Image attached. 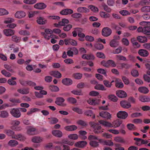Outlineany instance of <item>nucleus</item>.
<instances>
[{"instance_id":"e2e57ef3","label":"nucleus","mask_w":150,"mask_h":150,"mask_svg":"<svg viewBox=\"0 0 150 150\" xmlns=\"http://www.w3.org/2000/svg\"><path fill=\"white\" fill-rule=\"evenodd\" d=\"M131 42L134 46H135L136 47H139L140 46V45L134 39H131Z\"/></svg>"},{"instance_id":"473e14b6","label":"nucleus","mask_w":150,"mask_h":150,"mask_svg":"<svg viewBox=\"0 0 150 150\" xmlns=\"http://www.w3.org/2000/svg\"><path fill=\"white\" fill-rule=\"evenodd\" d=\"M18 144V142L15 140H10L8 142V145L11 147H14L17 145Z\"/></svg>"},{"instance_id":"3c124183","label":"nucleus","mask_w":150,"mask_h":150,"mask_svg":"<svg viewBox=\"0 0 150 150\" xmlns=\"http://www.w3.org/2000/svg\"><path fill=\"white\" fill-rule=\"evenodd\" d=\"M100 15L101 17L103 18H108L110 17V15L104 12H100Z\"/></svg>"},{"instance_id":"bb28decb","label":"nucleus","mask_w":150,"mask_h":150,"mask_svg":"<svg viewBox=\"0 0 150 150\" xmlns=\"http://www.w3.org/2000/svg\"><path fill=\"white\" fill-rule=\"evenodd\" d=\"M79 133V136L80 138L82 139H85L87 138L85 136L87 134L86 132L84 130H80Z\"/></svg>"},{"instance_id":"69168bd1","label":"nucleus","mask_w":150,"mask_h":150,"mask_svg":"<svg viewBox=\"0 0 150 150\" xmlns=\"http://www.w3.org/2000/svg\"><path fill=\"white\" fill-rule=\"evenodd\" d=\"M8 13V12L4 8L0 9V16L7 15Z\"/></svg>"},{"instance_id":"de8ad7c7","label":"nucleus","mask_w":150,"mask_h":150,"mask_svg":"<svg viewBox=\"0 0 150 150\" xmlns=\"http://www.w3.org/2000/svg\"><path fill=\"white\" fill-rule=\"evenodd\" d=\"M19 33L23 35H30V32L26 30H21L19 32Z\"/></svg>"},{"instance_id":"37998d69","label":"nucleus","mask_w":150,"mask_h":150,"mask_svg":"<svg viewBox=\"0 0 150 150\" xmlns=\"http://www.w3.org/2000/svg\"><path fill=\"white\" fill-rule=\"evenodd\" d=\"M82 29L80 28H77L76 29V31L78 32V35L79 38H84L85 35L84 33L80 32L81 31Z\"/></svg>"},{"instance_id":"4be33fe9","label":"nucleus","mask_w":150,"mask_h":150,"mask_svg":"<svg viewBox=\"0 0 150 150\" xmlns=\"http://www.w3.org/2000/svg\"><path fill=\"white\" fill-rule=\"evenodd\" d=\"M50 74L57 78H60L62 76L61 74L58 71H51L50 72Z\"/></svg>"},{"instance_id":"a18cd8bd","label":"nucleus","mask_w":150,"mask_h":150,"mask_svg":"<svg viewBox=\"0 0 150 150\" xmlns=\"http://www.w3.org/2000/svg\"><path fill=\"white\" fill-rule=\"evenodd\" d=\"M85 114L86 115L88 116H92L93 118H94L95 117V115L93 114L92 111L91 110H86L85 112Z\"/></svg>"},{"instance_id":"5fc2aeb1","label":"nucleus","mask_w":150,"mask_h":150,"mask_svg":"<svg viewBox=\"0 0 150 150\" xmlns=\"http://www.w3.org/2000/svg\"><path fill=\"white\" fill-rule=\"evenodd\" d=\"M88 139L90 141H94L95 140H97L99 141L100 140L97 137L93 135H90L88 136Z\"/></svg>"},{"instance_id":"f03ea898","label":"nucleus","mask_w":150,"mask_h":150,"mask_svg":"<svg viewBox=\"0 0 150 150\" xmlns=\"http://www.w3.org/2000/svg\"><path fill=\"white\" fill-rule=\"evenodd\" d=\"M122 121L121 120H117L114 121L112 124L103 120H100L99 122L102 125L108 127H113L116 128L119 127L122 123Z\"/></svg>"},{"instance_id":"79ce46f5","label":"nucleus","mask_w":150,"mask_h":150,"mask_svg":"<svg viewBox=\"0 0 150 150\" xmlns=\"http://www.w3.org/2000/svg\"><path fill=\"white\" fill-rule=\"evenodd\" d=\"M141 10L143 12H150V6H143L141 8Z\"/></svg>"},{"instance_id":"58836bf2","label":"nucleus","mask_w":150,"mask_h":150,"mask_svg":"<svg viewBox=\"0 0 150 150\" xmlns=\"http://www.w3.org/2000/svg\"><path fill=\"white\" fill-rule=\"evenodd\" d=\"M72 110L73 111L78 113L79 114H81L83 113L82 109L78 107H73Z\"/></svg>"},{"instance_id":"20e7f679","label":"nucleus","mask_w":150,"mask_h":150,"mask_svg":"<svg viewBox=\"0 0 150 150\" xmlns=\"http://www.w3.org/2000/svg\"><path fill=\"white\" fill-rule=\"evenodd\" d=\"M45 32H42L41 34L45 38L49 40L50 38V37L51 38L54 37V35H51L50 36L48 35V34H51L52 32V31L51 30L49 29H46L45 30Z\"/></svg>"},{"instance_id":"aec40b11","label":"nucleus","mask_w":150,"mask_h":150,"mask_svg":"<svg viewBox=\"0 0 150 150\" xmlns=\"http://www.w3.org/2000/svg\"><path fill=\"white\" fill-rule=\"evenodd\" d=\"M36 129L32 127H29L27 129V133L30 135L36 134Z\"/></svg>"},{"instance_id":"5701e85b","label":"nucleus","mask_w":150,"mask_h":150,"mask_svg":"<svg viewBox=\"0 0 150 150\" xmlns=\"http://www.w3.org/2000/svg\"><path fill=\"white\" fill-rule=\"evenodd\" d=\"M73 10L70 9H65L60 12V14L63 15H67L72 14L73 13Z\"/></svg>"},{"instance_id":"393cba45","label":"nucleus","mask_w":150,"mask_h":150,"mask_svg":"<svg viewBox=\"0 0 150 150\" xmlns=\"http://www.w3.org/2000/svg\"><path fill=\"white\" fill-rule=\"evenodd\" d=\"M62 83L64 85H70L72 83V80L69 78H66L63 79L62 81Z\"/></svg>"},{"instance_id":"603ef678","label":"nucleus","mask_w":150,"mask_h":150,"mask_svg":"<svg viewBox=\"0 0 150 150\" xmlns=\"http://www.w3.org/2000/svg\"><path fill=\"white\" fill-rule=\"evenodd\" d=\"M68 137L70 139H73V140H76L78 138V136L76 134H73L69 135L68 136Z\"/></svg>"},{"instance_id":"6ab92c4d","label":"nucleus","mask_w":150,"mask_h":150,"mask_svg":"<svg viewBox=\"0 0 150 150\" xmlns=\"http://www.w3.org/2000/svg\"><path fill=\"white\" fill-rule=\"evenodd\" d=\"M117 95L120 98H124L127 96L126 93L122 90L117 91L116 92Z\"/></svg>"},{"instance_id":"9b49d317","label":"nucleus","mask_w":150,"mask_h":150,"mask_svg":"<svg viewBox=\"0 0 150 150\" xmlns=\"http://www.w3.org/2000/svg\"><path fill=\"white\" fill-rule=\"evenodd\" d=\"M121 106L124 108L127 109L130 108L131 105L130 102L126 100H122L120 102Z\"/></svg>"},{"instance_id":"2eb2a0df","label":"nucleus","mask_w":150,"mask_h":150,"mask_svg":"<svg viewBox=\"0 0 150 150\" xmlns=\"http://www.w3.org/2000/svg\"><path fill=\"white\" fill-rule=\"evenodd\" d=\"M87 144V143L85 141H80L76 142L74 144V146L76 147L83 148L85 147Z\"/></svg>"},{"instance_id":"338daca9","label":"nucleus","mask_w":150,"mask_h":150,"mask_svg":"<svg viewBox=\"0 0 150 150\" xmlns=\"http://www.w3.org/2000/svg\"><path fill=\"white\" fill-rule=\"evenodd\" d=\"M103 83L105 86L108 88L111 87L112 85L111 83H110V82L107 80H104Z\"/></svg>"},{"instance_id":"4d7b16f0","label":"nucleus","mask_w":150,"mask_h":150,"mask_svg":"<svg viewBox=\"0 0 150 150\" xmlns=\"http://www.w3.org/2000/svg\"><path fill=\"white\" fill-rule=\"evenodd\" d=\"M64 26L63 29L65 31H67L69 30L72 28V25L70 24H68L63 25Z\"/></svg>"},{"instance_id":"f704fd0d","label":"nucleus","mask_w":150,"mask_h":150,"mask_svg":"<svg viewBox=\"0 0 150 150\" xmlns=\"http://www.w3.org/2000/svg\"><path fill=\"white\" fill-rule=\"evenodd\" d=\"M118 42L115 39L112 40L110 42V45L112 47H115L118 45Z\"/></svg>"},{"instance_id":"a19ab883","label":"nucleus","mask_w":150,"mask_h":150,"mask_svg":"<svg viewBox=\"0 0 150 150\" xmlns=\"http://www.w3.org/2000/svg\"><path fill=\"white\" fill-rule=\"evenodd\" d=\"M89 144L91 146L94 147H96L99 146V142L96 141H91Z\"/></svg>"},{"instance_id":"a211bd4d","label":"nucleus","mask_w":150,"mask_h":150,"mask_svg":"<svg viewBox=\"0 0 150 150\" xmlns=\"http://www.w3.org/2000/svg\"><path fill=\"white\" fill-rule=\"evenodd\" d=\"M26 14L25 12L22 11L17 12L15 14V17L17 18H21L25 17Z\"/></svg>"},{"instance_id":"a878e982","label":"nucleus","mask_w":150,"mask_h":150,"mask_svg":"<svg viewBox=\"0 0 150 150\" xmlns=\"http://www.w3.org/2000/svg\"><path fill=\"white\" fill-rule=\"evenodd\" d=\"M77 11L79 12L86 13L89 11V9L85 7H81L77 9Z\"/></svg>"},{"instance_id":"1a4fd4ad","label":"nucleus","mask_w":150,"mask_h":150,"mask_svg":"<svg viewBox=\"0 0 150 150\" xmlns=\"http://www.w3.org/2000/svg\"><path fill=\"white\" fill-rule=\"evenodd\" d=\"M20 123L19 121L16 120L12 122V124L13 126L12 127V129H13L14 127H15L14 130L16 131H19L21 129V127H18L17 126L19 125Z\"/></svg>"},{"instance_id":"f8f14e48","label":"nucleus","mask_w":150,"mask_h":150,"mask_svg":"<svg viewBox=\"0 0 150 150\" xmlns=\"http://www.w3.org/2000/svg\"><path fill=\"white\" fill-rule=\"evenodd\" d=\"M127 116V113L125 111H120L117 114V116L119 118L125 119Z\"/></svg>"},{"instance_id":"052dcab7","label":"nucleus","mask_w":150,"mask_h":150,"mask_svg":"<svg viewBox=\"0 0 150 150\" xmlns=\"http://www.w3.org/2000/svg\"><path fill=\"white\" fill-rule=\"evenodd\" d=\"M121 66L122 68H124L125 69H129L132 67L131 65L125 63L121 64Z\"/></svg>"},{"instance_id":"49530a36","label":"nucleus","mask_w":150,"mask_h":150,"mask_svg":"<svg viewBox=\"0 0 150 150\" xmlns=\"http://www.w3.org/2000/svg\"><path fill=\"white\" fill-rule=\"evenodd\" d=\"M109 99L111 100L114 102H116L117 100V97L113 95H110L108 96Z\"/></svg>"},{"instance_id":"ddd939ff","label":"nucleus","mask_w":150,"mask_h":150,"mask_svg":"<svg viewBox=\"0 0 150 150\" xmlns=\"http://www.w3.org/2000/svg\"><path fill=\"white\" fill-rule=\"evenodd\" d=\"M64 100V99L63 98L59 97L56 98V100L55 102L58 105L64 106L66 105L65 104H64L63 103Z\"/></svg>"},{"instance_id":"412c9836","label":"nucleus","mask_w":150,"mask_h":150,"mask_svg":"<svg viewBox=\"0 0 150 150\" xmlns=\"http://www.w3.org/2000/svg\"><path fill=\"white\" fill-rule=\"evenodd\" d=\"M139 100L143 102H148L150 101V98L147 96L141 95L139 96Z\"/></svg>"},{"instance_id":"0eeeda50","label":"nucleus","mask_w":150,"mask_h":150,"mask_svg":"<svg viewBox=\"0 0 150 150\" xmlns=\"http://www.w3.org/2000/svg\"><path fill=\"white\" fill-rule=\"evenodd\" d=\"M36 22L38 24L43 25L47 23V21L46 19L43 17L39 16L36 18Z\"/></svg>"},{"instance_id":"6e6d98bb","label":"nucleus","mask_w":150,"mask_h":150,"mask_svg":"<svg viewBox=\"0 0 150 150\" xmlns=\"http://www.w3.org/2000/svg\"><path fill=\"white\" fill-rule=\"evenodd\" d=\"M102 6L103 7L104 10L108 13H110L111 11V9L109 7L105 4H102Z\"/></svg>"},{"instance_id":"6e6552de","label":"nucleus","mask_w":150,"mask_h":150,"mask_svg":"<svg viewBox=\"0 0 150 150\" xmlns=\"http://www.w3.org/2000/svg\"><path fill=\"white\" fill-rule=\"evenodd\" d=\"M20 83L22 85L25 86H34L36 85V84L35 83L30 81H22Z\"/></svg>"},{"instance_id":"c9c22d12","label":"nucleus","mask_w":150,"mask_h":150,"mask_svg":"<svg viewBox=\"0 0 150 150\" xmlns=\"http://www.w3.org/2000/svg\"><path fill=\"white\" fill-rule=\"evenodd\" d=\"M43 140L42 138L38 137H35L32 139L33 142L35 143H38L41 142Z\"/></svg>"},{"instance_id":"864d4df0","label":"nucleus","mask_w":150,"mask_h":150,"mask_svg":"<svg viewBox=\"0 0 150 150\" xmlns=\"http://www.w3.org/2000/svg\"><path fill=\"white\" fill-rule=\"evenodd\" d=\"M6 132L8 136H11L12 137L14 136H16V135H14V132L11 130H7L6 131Z\"/></svg>"},{"instance_id":"dca6fc26","label":"nucleus","mask_w":150,"mask_h":150,"mask_svg":"<svg viewBox=\"0 0 150 150\" xmlns=\"http://www.w3.org/2000/svg\"><path fill=\"white\" fill-rule=\"evenodd\" d=\"M100 115L101 117L107 119H110L111 117L110 114L106 111H102L100 113Z\"/></svg>"},{"instance_id":"9d476101","label":"nucleus","mask_w":150,"mask_h":150,"mask_svg":"<svg viewBox=\"0 0 150 150\" xmlns=\"http://www.w3.org/2000/svg\"><path fill=\"white\" fill-rule=\"evenodd\" d=\"M100 100L99 99L93 98L89 99L88 101V103L93 105L98 104L100 103Z\"/></svg>"},{"instance_id":"c756f323","label":"nucleus","mask_w":150,"mask_h":150,"mask_svg":"<svg viewBox=\"0 0 150 150\" xmlns=\"http://www.w3.org/2000/svg\"><path fill=\"white\" fill-rule=\"evenodd\" d=\"M17 91L19 93L23 94H27L29 93V91L28 88H24L18 89Z\"/></svg>"},{"instance_id":"e433bc0d","label":"nucleus","mask_w":150,"mask_h":150,"mask_svg":"<svg viewBox=\"0 0 150 150\" xmlns=\"http://www.w3.org/2000/svg\"><path fill=\"white\" fill-rule=\"evenodd\" d=\"M94 88L96 89L99 90L104 91L106 90L103 85L98 83L95 86Z\"/></svg>"},{"instance_id":"bf43d9fd","label":"nucleus","mask_w":150,"mask_h":150,"mask_svg":"<svg viewBox=\"0 0 150 150\" xmlns=\"http://www.w3.org/2000/svg\"><path fill=\"white\" fill-rule=\"evenodd\" d=\"M95 47L98 50H101L103 48V46L102 44L97 43L95 45Z\"/></svg>"},{"instance_id":"0e129e2a","label":"nucleus","mask_w":150,"mask_h":150,"mask_svg":"<svg viewBox=\"0 0 150 150\" xmlns=\"http://www.w3.org/2000/svg\"><path fill=\"white\" fill-rule=\"evenodd\" d=\"M1 73L4 75L5 76L10 77L11 75V74H10V73L7 72L6 70H3L1 71Z\"/></svg>"},{"instance_id":"c85d7f7f","label":"nucleus","mask_w":150,"mask_h":150,"mask_svg":"<svg viewBox=\"0 0 150 150\" xmlns=\"http://www.w3.org/2000/svg\"><path fill=\"white\" fill-rule=\"evenodd\" d=\"M12 138L23 141L25 139V137L23 135L20 134L13 137Z\"/></svg>"},{"instance_id":"8fccbe9b","label":"nucleus","mask_w":150,"mask_h":150,"mask_svg":"<svg viewBox=\"0 0 150 150\" xmlns=\"http://www.w3.org/2000/svg\"><path fill=\"white\" fill-rule=\"evenodd\" d=\"M127 128L130 130H134L136 129V127L134 124H129L127 125Z\"/></svg>"},{"instance_id":"13d9d810","label":"nucleus","mask_w":150,"mask_h":150,"mask_svg":"<svg viewBox=\"0 0 150 150\" xmlns=\"http://www.w3.org/2000/svg\"><path fill=\"white\" fill-rule=\"evenodd\" d=\"M115 140L116 142H119L122 143H124L125 142V141L122 138L119 137H115Z\"/></svg>"},{"instance_id":"7ed1b4c3","label":"nucleus","mask_w":150,"mask_h":150,"mask_svg":"<svg viewBox=\"0 0 150 150\" xmlns=\"http://www.w3.org/2000/svg\"><path fill=\"white\" fill-rule=\"evenodd\" d=\"M91 125L93 127V131L95 133H100L103 132V129L98 124L93 122Z\"/></svg>"},{"instance_id":"423d86ee","label":"nucleus","mask_w":150,"mask_h":150,"mask_svg":"<svg viewBox=\"0 0 150 150\" xmlns=\"http://www.w3.org/2000/svg\"><path fill=\"white\" fill-rule=\"evenodd\" d=\"M10 113L14 117L19 118L21 116V113L20 110L17 108H13L11 110Z\"/></svg>"},{"instance_id":"72a5a7b5","label":"nucleus","mask_w":150,"mask_h":150,"mask_svg":"<svg viewBox=\"0 0 150 150\" xmlns=\"http://www.w3.org/2000/svg\"><path fill=\"white\" fill-rule=\"evenodd\" d=\"M137 40L142 43H144L147 42V39L145 36H138L137 37Z\"/></svg>"},{"instance_id":"c03bdc74","label":"nucleus","mask_w":150,"mask_h":150,"mask_svg":"<svg viewBox=\"0 0 150 150\" xmlns=\"http://www.w3.org/2000/svg\"><path fill=\"white\" fill-rule=\"evenodd\" d=\"M8 112L6 111H2L1 112L0 116L2 118H6L8 117Z\"/></svg>"},{"instance_id":"09e8293b","label":"nucleus","mask_w":150,"mask_h":150,"mask_svg":"<svg viewBox=\"0 0 150 150\" xmlns=\"http://www.w3.org/2000/svg\"><path fill=\"white\" fill-rule=\"evenodd\" d=\"M69 23V21L66 19H63L61 21L59 22V25H66L65 24H67Z\"/></svg>"},{"instance_id":"39448f33","label":"nucleus","mask_w":150,"mask_h":150,"mask_svg":"<svg viewBox=\"0 0 150 150\" xmlns=\"http://www.w3.org/2000/svg\"><path fill=\"white\" fill-rule=\"evenodd\" d=\"M112 31L108 27H105L103 28L102 30V35L105 37H108L111 34Z\"/></svg>"},{"instance_id":"f257e3e1","label":"nucleus","mask_w":150,"mask_h":150,"mask_svg":"<svg viewBox=\"0 0 150 150\" xmlns=\"http://www.w3.org/2000/svg\"><path fill=\"white\" fill-rule=\"evenodd\" d=\"M142 26L139 27L137 30L139 32H142L144 34L150 35V22L142 21L140 23Z\"/></svg>"},{"instance_id":"4468645a","label":"nucleus","mask_w":150,"mask_h":150,"mask_svg":"<svg viewBox=\"0 0 150 150\" xmlns=\"http://www.w3.org/2000/svg\"><path fill=\"white\" fill-rule=\"evenodd\" d=\"M4 34L7 36H10L13 35L15 33L14 30L10 29H4L3 30Z\"/></svg>"},{"instance_id":"774afa93","label":"nucleus","mask_w":150,"mask_h":150,"mask_svg":"<svg viewBox=\"0 0 150 150\" xmlns=\"http://www.w3.org/2000/svg\"><path fill=\"white\" fill-rule=\"evenodd\" d=\"M122 79L125 84L126 85H128L129 84V79L126 76H122Z\"/></svg>"},{"instance_id":"b1692460","label":"nucleus","mask_w":150,"mask_h":150,"mask_svg":"<svg viewBox=\"0 0 150 150\" xmlns=\"http://www.w3.org/2000/svg\"><path fill=\"white\" fill-rule=\"evenodd\" d=\"M46 5L43 3H37L35 5L34 7L36 8L40 9H43L45 8Z\"/></svg>"},{"instance_id":"7c9ffc66","label":"nucleus","mask_w":150,"mask_h":150,"mask_svg":"<svg viewBox=\"0 0 150 150\" xmlns=\"http://www.w3.org/2000/svg\"><path fill=\"white\" fill-rule=\"evenodd\" d=\"M138 91L140 92L143 93H148V89L145 87H140L138 88Z\"/></svg>"},{"instance_id":"680f3d73","label":"nucleus","mask_w":150,"mask_h":150,"mask_svg":"<svg viewBox=\"0 0 150 150\" xmlns=\"http://www.w3.org/2000/svg\"><path fill=\"white\" fill-rule=\"evenodd\" d=\"M74 77L76 79H81L82 77V74L80 73H76L73 74Z\"/></svg>"},{"instance_id":"ea45409f","label":"nucleus","mask_w":150,"mask_h":150,"mask_svg":"<svg viewBox=\"0 0 150 150\" xmlns=\"http://www.w3.org/2000/svg\"><path fill=\"white\" fill-rule=\"evenodd\" d=\"M49 88L50 91L52 92H57L59 90V88L56 86L51 85L49 87Z\"/></svg>"},{"instance_id":"4c0bfd02","label":"nucleus","mask_w":150,"mask_h":150,"mask_svg":"<svg viewBox=\"0 0 150 150\" xmlns=\"http://www.w3.org/2000/svg\"><path fill=\"white\" fill-rule=\"evenodd\" d=\"M21 38L18 37L16 35H13L12 37V40L16 43L19 42L21 41Z\"/></svg>"},{"instance_id":"f3484780","label":"nucleus","mask_w":150,"mask_h":150,"mask_svg":"<svg viewBox=\"0 0 150 150\" xmlns=\"http://www.w3.org/2000/svg\"><path fill=\"white\" fill-rule=\"evenodd\" d=\"M138 53L140 55L144 57L148 56L149 54L147 51L143 49L139 50L138 52Z\"/></svg>"},{"instance_id":"cd10ccee","label":"nucleus","mask_w":150,"mask_h":150,"mask_svg":"<svg viewBox=\"0 0 150 150\" xmlns=\"http://www.w3.org/2000/svg\"><path fill=\"white\" fill-rule=\"evenodd\" d=\"M52 133L54 136L58 137H61L62 135V132L59 130H53L52 132Z\"/></svg>"},{"instance_id":"2f4dec72","label":"nucleus","mask_w":150,"mask_h":150,"mask_svg":"<svg viewBox=\"0 0 150 150\" xmlns=\"http://www.w3.org/2000/svg\"><path fill=\"white\" fill-rule=\"evenodd\" d=\"M77 128V127L75 125L67 126L65 127V129L66 130L69 131H74Z\"/></svg>"}]
</instances>
